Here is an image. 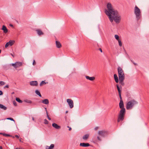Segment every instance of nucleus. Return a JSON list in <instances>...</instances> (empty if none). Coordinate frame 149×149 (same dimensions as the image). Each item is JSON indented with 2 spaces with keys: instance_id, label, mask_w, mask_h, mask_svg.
Wrapping results in <instances>:
<instances>
[{
  "instance_id": "obj_1",
  "label": "nucleus",
  "mask_w": 149,
  "mask_h": 149,
  "mask_svg": "<svg viewBox=\"0 0 149 149\" xmlns=\"http://www.w3.org/2000/svg\"><path fill=\"white\" fill-rule=\"evenodd\" d=\"M107 8L108 10H106L105 12L106 15L109 16L111 22H113L114 20L117 23H119L121 17L119 15L117 11L114 10L111 4L109 3L107 4Z\"/></svg>"
},
{
  "instance_id": "obj_2",
  "label": "nucleus",
  "mask_w": 149,
  "mask_h": 149,
  "mask_svg": "<svg viewBox=\"0 0 149 149\" xmlns=\"http://www.w3.org/2000/svg\"><path fill=\"white\" fill-rule=\"evenodd\" d=\"M134 13L136 15V18L137 20L140 19L141 17V15L140 9L136 6L134 9Z\"/></svg>"
},
{
  "instance_id": "obj_3",
  "label": "nucleus",
  "mask_w": 149,
  "mask_h": 149,
  "mask_svg": "<svg viewBox=\"0 0 149 149\" xmlns=\"http://www.w3.org/2000/svg\"><path fill=\"white\" fill-rule=\"evenodd\" d=\"M117 70L119 78H125L124 73L122 69L120 67L118 66V67Z\"/></svg>"
},
{
  "instance_id": "obj_4",
  "label": "nucleus",
  "mask_w": 149,
  "mask_h": 149,
  "mask_svg": "<svg viewBox=\"0 0 149 149\" xmlns=\"http://www.w3.org/2000/svg\"><path fill=\"white\" fill-rule=\"evenodd\" d=\"M98 134L100 136L104 137L106 135L108 134V133L107 131L102 130L98 131Z\"/></svg>"
},
{
  "instance_id": "obj_5",
  "label": "nucleus",
  "mask_w": 149,
  "mask_h": 149,
  "mask_svg": "<svg viewBox=\"0 0 149 149\" xmlns=\"http://www.w3.org/2000/svg\"><path fill=\"white\" fill-rule=\"evenodd\" d=\"M22 65V63L21 62H16L15 63L12 64V65L15 68H17L21 66Z\"/></svg>"
},
{
  "instance_id": "obj_6",
  "label": "nucleus",
  "mask_w": 149,
  "mask_h": 149,
  "mask_svg": "<svg viewBox=\"0 0 149 149\" xmlns=\"http://www.w3.org/2000/svg\"><path fill=\"white\" fill-rule=\"evenodd\" d=\"M67 101L70 108H72L74 106V103L73 101L71 99H67Z\"/></svg>"
},
{
  "instance_id": "obj_7",
  "label": "nucleus",
  "mask_w": 149,
  "mask_h": 149,
  "mask_svg": "<svg viewBox=\"0 0 149 149\" xmlns=\"http://www.w3.org/2000/svg\"><path fill=\"white\" fill-rule=\"evenodd\" d=\"M15 42V41L10 40L8 42L6 43L5 45V47L7 48L8 46H11L13 45Z\"/></svg>"
},
{
  "instance_id": "obj_8",
  "label": "nucleus",
  "mask_w": 149,
  "mask_h": 149,
  "mask_svg": "<svg viewBox=\"0 0 149 149\" xmlns=\"http://www.w3.org/2000/svg\"><path fill=\"white\" fill-rule=\"evenodd\" d=\"M138 104V102L134 100H131V109L132 107L136 106Z\"/></svg>"
},
{
  "instance_id": "obj_9",
  "label": "nucleus",
  "mask_w": 149,
  "mask_h": 149,
  "mask_svg": "<svg viewBox=\"0 0 149 149\" xmlns=\"http://www.w3.org/2000/svg\"><path fill=\"white\" fill-rule=\"evenodd\" d=\"M124 117L125 116L118 114L117 119V122L119 123L120 121H123L124 119Z\"/></svg>"
},
{
  "instance_id": "obj_10",
  "label": "nucleus",
  "mask_w": 149,
  "mask_h": 149,
  "mask_svg": "<svg viewBox=\"0 0 149 149\" xmlns=\"http://www.w3.org/2000/svg\"><path fill=\"white\" fill-rule=\"evenodd\" d=\"M90 146V144L88 143H81L80 144V146L83 147H87Z\"/></svg>"
},
{
  "instance_id": "obj_11",
  "label": "nucleus",
  "mask_w": 149,
  "mask_h": 149,
  "mask_svg": "<svg viewBox=\"0 0 149 149\" xmlns=\"http://www.w3.org/2000/svg\"><path fill=\"white\" fill-rule=\"evenodd\" d=\"M125 109H121L119 114L125 116Z\"/></svg>"
},
{
  "instance_id": "obj_12",
  "label": "nucleus",
  "mask_w": 149,
  "mask_h": 149,
  "mask_svg": "<svg viewBox=\"0 0 149 149\" xmlns=\"http://www.w3.org/2000/svg\"><path fill=\"white\" fill-rule=\"evenodd\" d=\"M52 126L57 129H59L61 128V126L58 125L54 123L52 124Z\"/></svg>"
},
{
  "instance_id": "obj_13",
  "label": "nucleus",
  "mask_w": 149,
  "mask_h": 149,
  "mask_svg": "<svg viewBox=\"0 0 149 149\" xmlns=\"http://www.w3.org/2000/svg\"><path fill=\"white\" fill-rule=\"evenodd\" d=\"M89 136V134H85L82 137V139L83 140L85 141L87 140L88 139Z\"/></svg>"
},
{
  "instance_id": "obj_14",
  "label": "nucleus",
  "mask_w": 149,
  "mask_h": 149,
  "mask_svg": "<svg viewBox=\"0 0 149 149\" xmlns=\"http://www.w3.org/2000/svg\"><path fill=\"white\" fill-rule=\"evenodd\" d=\"M30 84L31 86H37L38 85V83L37 81H33L30 82Z\"/></svg>"
},
{
  "instance_id": "obj_15",
  "label": "nucleus",
  "mask_w": 149,
  "mask_h": 149,
  "mask_svg": "<svg viewBox=\"0 0 149 149\" xmlns=\"http://www.w3.org/2000/svg\"><path fill=\"white\" fill-rule=\"evenodd\" d=\"M119 106L120 108L121 109H125L124 108V105L123 101H120L119 104Z\"/></svg>"
},
{
  "instance_id": "obj_16",
  "label": "nucleus",
  "mask_w": 149,
  "mask_h": 149,
  "mask_svg": "<svg viewBox=\"0 0 149 149\" xmlns=\"http://www.w3.org/2000/svg\"><path fill=\"white\" fill-rule=\"evenodd\" d=\"M36 31L39 36L43 35L44 34L42 31L40 29H36Z\"/></svg>"
},
{
  "instance_id": "obj_17",
  "label": "nucleus",
  "mask_w": 149,
  "mask_h": 149,
  "mask_svg": "<svg viewBox=\"0 0 149 149\" xmlns=\"http://www.w3.org/2000/svg\"><path fill=\"white\" fill-rule=\"evenodd\" d=\"M2 30L3 31V32L5 33H6L8 31V29L5 25H3L2 26Z\"/></svg>"
},
{
  "instance_id": "obj_18",
  "label": "nucleus",
  "mask_w": 149,
  "mask_h": 149,
  "mask_svg": "<svg viewBox=\"0 0 149 149\" xmlns=\"http://www.w3.org/2000/svg\"><path fill=\"white\" fill-rule=\"evenodd\" d=\"M119 83L122 86H123L124 85V83L123 82L125 78H119Z\"/></svg>"
},
{
  "instance_id": "obj_19",
  "label": "nucleus",
  "mask_w": 149,
  "mask_h": 149,
  "mask_svg": "<svg viewBox=\"0 0 149 149\" xmlns=\"http://www.w3.org/2000/svg\"><path fill=\"white\" fill-rule=\"evenodd\" d=\"M56 46L57 48H60L61 47V45L59 42L56 41Z\"/></svg>"
},
{
  "instance_id": "obj_20",
  "label": "nucleus",
  "mask_w": 149,
  "mask_h": 149,
  "mask_svg": "<svg viewBox=\"0 0 149 149\" xmlns=\"http://www.w3.org/2000/svg\"><path fill=\"white\" fill-rule=\"evenodd\" d=\"M54 144H51L50 146H47L46 147V149H53L54 147Z\"/></svg>"
},
{
  "instance_id": "obj_21",
  "label": "nucleus",
  "mask_w": 149,
  "mask_h": 149,
  "mask_svg": "<svg viewBox=\"0 0 149 149\" xmlns=\"http://www.w3.org/2000/svg\"><path fill=\"white\" fill-rule=\"evenodd\" d=\"M86 79L92 81L94 80L95 79V77H89L88 76H86Z\"/></svg>"
},
{
  "instance_id": "obj_22",
  "label": "nucleus",
  "mask_w": 149,
  "mask_h": 149,
  "mask_svg": "<svg viewBox=\"0 0 149 149\" xmlns=\"http://www.w3.org/2000/svg\"><path fill=\"white\" fill-rule=\"evenodd\" d=\"M114 80L117 83H118L119 82V80L118 79V77L117 75L116 74H115L114 75Z\"/></svg>"
},
{
  "instance_id": "obj_23",
  "label": "nucleus",
  "mask_w": 149,
  "mask_h": 149,
  "mask_svg": "<svg viewBox=\"0 0 149 149\" xmlns=\"http://www.w3.org/2000/svg\"><path fill=\"white\" fill-rule=\"evenodd\" d=\"M42 102L45 104H49V101L47 99H45L42 100Z\"/></svg>"
},
{
  "instance_id": "obj_24",
  "label": "nucleus",
  "mask_w": 149,
  "mask_h": 149,
  "mask_svg": "<svg viewBox=\"0 0 149 149\" xmlns=\"http://www.w3.org/2000/svg\"><path fill=\"white\" fill-rule=\"evenodd\" d=\"M126 108L127 109H129L130 108V101H129L126 104Z\"/></svg>"
},
{
  "instance_id": "obj_25",
  "label": "nucleus",
  "mask_w": 149,
  "mask_h": 149,
  "mask_svg": "<svg viewBox=\"0 0 149 149\" xmlns=\"http://www.w3.org/2000/svg\"><path fill=\"white\" fill-rule=\"evenodd\" d=\"M116 86H117V88L118 91L119 93V94H121V90L120 89V88L118 86V84H117Z\"/></svg>"
},
{
  "instance_id": "obj_26",
  "label": "nucleus",
  "mask_w": 149,
  "mask_h": 149,
  "mask_svg": "<svg viewBox=\"0 0 149 149\" xmlns=\"http://www.w3.org/2000/svg\"><path fill=\"white\" fill-rule=\"evenodd\" d=\"M0 108L3 109L4 110H6L7 108L6 107L4 106L3 105L0 104Z\"/></svg>"
},
{
  "instance_id": "obj_27",
  "label": "nucleus",
  "mask_w": 149,
  "mask_h": 149,
  "mask_svg": "<svg viewBox=\"0 0 149 149\" xmlns=\"http://www.w3.org/2000/svg\"><path fill=\"white\" fill-rule=\"evenodd\" d=\"M35 92L36 93V94L38 95L40 97H41L42 96L41 95L40 93L38 91V90H36L35 91Z\"/></svg>"
},
{
  "instance_id": "obj_28",
  "label": "nucleus",
  "mask_w": 149,
  "mask_h": 149,
  "mask_svg": "<svg viewBox=\"0 0 149 149\" xmlns=\"http://www.w3.org/2000/svg\"><path fill=\"white\" fill-rule=\"evenodd\" d=\"M16 100L19 103H22V101L19 98L17 97L16 98Z\"/></svg>"
},
{
  "instance_id": "obj_29",
  "label": "nucleus",
  "mask_w": 149,
  "mask_h": 149,
  "mask_svg": "<svg viewBox=\"0 0 149 149\" xmlns=\"http://www.w3.org/2000/svg\"><path fill=\"white\" fill-rule=\"evenodd\" d=\"M46 83L44 81H42L40 83V86H42L43 84H45Z\"/></svg>"
},
{
  "instance_id": "obj_30",
  "label": "nucleus",
  "mask_w": 149,
  "mask_h": 149,
  "mask_svg": "<svg viewBox=\"0 0 149 149\" xmlns=\"http://www.w3.org/2000/svg\"><path fill=\"white\" fill-rule=\"evenodd\" d=\"M115 38L118 40H120V39L119 38V37L117 35H115Z\"/></svg>"
},
{
  "instance_id": "obj_31",
  "label": "nucleus",
  "mask_w": 149,
  "mask_h": 149,
  "mask_svg": "<svg viewBox=\"0 0 149 149\" xmlns=\"http://www.w3.org/2000/svg\"><path fill=\"white\" fill-rule=\"evenodd\" d=\"M118 42L119 45L121 47L122 45V44L121 40L120 39L119 40H118Z\"/></svg>"
},
{
  "instance_id": "obj_32",
  "label": "nucleus",
  "mask_w": 149,
  "mask_h": 149,
  "mask_svg": "<svg viewBox=\"0 0 149 149\" xmlns=\"http://www.w3.org/2000/svg\"><path fill=\"white\" fill-rule=\"evenodd\" d=\"M5 84V83L3 81H0V86H3Z\"/></svg>"
},
{
  "instance_id": "obj_33",
  "label": "nucleus",
  "mask_w": 149,
  "mask_h": 149,
  "mask_svg": "<svg viewBox=\"0 0 149 149\" xmlns=\"http://www.w3.org/2000/svg\"><path fill=\"white\" fill-rule=\"evenodd\" d=\"M3 135L4 136H12L10 134H3Z\"/></svg>"
},
{
  "instance_id": "obj_34",
  "label": "nucleus",
  "mask_w": 149,
  "mask_h": 149,
  "mask_svg": "<svg viewBox=\"0 0 149 149\" xmlns=\"http://www.w3.org/2000/svg\"><path fill=\"white\" fill-rule=\"evenodd\" d=\"M44 123L45 124H48V121L46 119H45L44 120Z\"/></svg>"
},
{
  "instance_id": "obj_35",
  "label": "nucleus",
  "mask_w": 149,
  "mask_h": 149,
  "mask_svg": "<svg viewBox=\"0 0 149 149\" xmlns=\"http://www.w3.org/2000/svg\"><path fill=\"white\" fill-rule=\"evenodd\" d=\"M25 102L27 103H32V102L30 100H25Z\"/></svg>"
},
{
  "instance_id": "obj_36",
  "label": "nucleus",
  "mask_w": 149,
  "mask_h": 149,
  "mask_svg": "<svg viewBox=\"0 0 149 149\" xmlns=\"http://www.w3.org/2000/svg\"><path fill=\"white\" fill-rule=\"evenodd\" d=\"M7 119H8V120H12V121H14V119L13 118H7Z\"/></svg>"
},
{
  "instance_id": "obj_37",
  "label": "nucleus",
  "mask_w": 149,
  "mask_h": 149,
  "mask_svg": "<svg viewBox=\"0 0 149 149\" xmlns=\"http://www.w3.org/2000/svg\"><path fill=\"white\" fill-rule=\"evenodd\" d=\"M119 97H120V101H121H121H123L122 100V97L121 96V94H119Z\"/></svg>"
},
{
  "instance_id": "obj_38",
  "label": "nucleus",
  "mask_w": 149,
  "mask_h": 149,
  "mask_svg": "<svg viewBox=\"0 0 149 149\" xmlns=\"http://www.w3.org/2000/svg\"><path fill=\"white\" fill-rule=\"evenodd\" d=\"M47 116L48 118V119L49 120H51V118L50 117H49V116L48 115V113H47Z\"/></svg>"
},
{
  "instance_id": "obj_39",
  "label": "nucleus",
  "mask_w": 149,
  "mask_h": 149,
  "mask_svg": "<svg viewBox=\"0 0 149 149\" xmlns=\"http://www.w3.org/2000/svg\"><path fill=\"white\" fill-rule=\"evenodd\" d=\"M13 104L15 106H16L17 105L16 102L15 101H14L13 102Z\"/></svg>"
},
{
  "instance_id": "obj_40",
  "label": "nucleus",
  "mask_w": 149,
  "mask_h": 149,
  "mask_svg": "<svg viewBox=\"0 0 149 149\" xmlns=\"http://www.w3.org/2000/svg\"><path fill=\"white\" fill-rule=\"evenodd\" d=\"M36 64V63L35 62V61L34 60H33V65H35Z\"/></svg>"
},
{
  "instance_id": "obj_41",
  "label": "nucleus",
  "mask_w": 149,
  "mask_h": 149,
  "mask_svg": "<svg viewBox=\"0 0 149 149\" xmlns=\"http://www.w3.org/2000/svg\"><path fill=\"white\" fill-rule=\"evenodd\" d=\"M97 139L98 140V141H101V139H100V137L99 136H98L97 137Z\"/></svg>"
},
{
  "instance_id": "obj_42",
  "label": "nucleus",
  "mask_w": 149,
  "mask_h": 149,
  "mask_svg": "<svg viewBox=\"0 0 149 149\" xmlns=\"http://www.w3.org/2000/svg\"><path fill=\"white\" fill-rule=\"evenodd\" d=\"M15 137L17 139H19V136L17 135H15Z\"/></svg>"
},
{
  "instance_id": "obj_43",
  "label": "nucleus",
  "mask_w": 149,
  "mask_h": 149,
  "mask_svg": "<svg viewBox=\"0 0 149 149\" xmlns=\"http://www.w3.org/2000/svg\"><path fill=\"white\" fill-rule=\"evenodd\" d=\"M9 88V86H8V85H6L5 86V87H4V88Z\"/></svg>"
},
{
  "instance_id": "obj_44",
  "label": "nucleus",
  "mask_w": 149,
  "mask_h": 149,
  "mask_svg": "<svg viewBox=\"0 0 149 149\" xmlns=\"http://www.w3.org/2000/svg\"><path fill=\"white\" fill-rule=\"evenodd\" d=\"M3 92L2 91H0V95H3Z\"/></svg>"
},
{
  "instance_id": "obj_45",
  "label": "nucleus",
  "mask_w": 149,
  "mask_h": 149,
  "mask_svg": "<svg viewBox=\"0 0 149 149\" xmlns=\"http://www.w3.org/2000/svg\"><path fill=\"white\" fill-rule=\"evenodd\" d=\"M99 128V127H96L95 128V130H98V129Z\"/></svg>"
},
{
  "instance_id": "obj_46",
  "label": "nucleus",
  "mask_w": 149,
  "mask_h": 149,
  "mask_svg": "<svg viewBox=\"0 0 149 149\" xmlns=\"http://www.w3.org/2000/svg\"><path fill=\"white\" fill-rule=\"evenodd\" d=\"M21 138H20V139H19V141H20V142H21L22 143H23V142L21 141Z\"/></svg>"
},
{
  "instance_id": "obj_47",
  "label": "nucleus",
  "mask_w": 149,
  "mask_h": 149,
  "mask_svg": "<svg viewBox=\"0 0 149 149\" xmlns=\"http://www.w3.org/2000/svg\"><path fill=\"white\" fill-rule=\"evenodd\" d=\"M99 50L101 52H102V50L101 48H99Z\"/></svg>"
},
{
  "instance_id": "obj_48",
  "label": "nucleus",
  "mask_w": 149,
  "mask_h": 149,
  "mask_svg": "<svg viewBox=\"0 0 149 149\" xmlns=\"http://www.w3.org/2000/svg\"><path fill=\"white\" fill-rule=\"evenodd\" d=\"M69 131H70V130H71L72 129H71V128L70 127H69Z\"/></svg>"
},
{
  "instance_id": "obj_49",
  "label": "nucleus",
  "mask_w": 149,
  "mask_h": 149,
  "mask_svg": "<svg viewBox=\"0 0 149 149\" xmlns=\"http://www.w3.org/2000/svg\"><path fill=\"white\" fill-rule=\"evenodd\" d=\"M15 149H22V148H16Z\"/></svg>"
},
{
  "instance_id": "obj_50",
  "label": "nucleus",
  "mask_w": 149,
  "mask_h": 149,
  "mask_svg": "<svg viewBox=\"0 0 149 149\" xmlns=\"http://www.w3.org/2000/svg\"><path fill=\"white\" fill-rule=\"evenodd\" d=\"M10 26H13V25L12 24H10Z\"/></svg>"
},
{
  "instance_id": "obj_51",
  "label": "nucleus",
  "mask_w": 149,
  "mask_h": 149,
  "mask_svg": "<svg viewBox=\"0 0 149 149\" xmlns=\"http://www.w3.org/2000/svg\"><path fill=\"white\" fill-rule=\"evenodd\" d=\"M32 120H33V121H34V120H34V118L33 117H32Z\"/></svg>"
},
{
  "instance_id": "obj_52",
  "label": "nucleus",
  "mask_w": 149,
  "mask_h": 149,
  "mask_svg": "<svg viewBox=\"0 0 149 149\" xmlns=\"http://www.w3.org/2000/svg\"><path fill=\"white\" fill-rule=\"evenodd\" d=\"M0 149H3L2 147L1 146H0Z\"/></svg>"
},
{
  "instance_id": "obj_53",
  "label": "nucleus",
  "mask_w": 149,
  "mask_h": 149,
  "mask_svg": "<svg viewBox=\"0 0 149 149\" xmlns=\"http://www.w3.org/2000/svg\"><path fill=\"white\" fill-rule=\"evenodd\" d=\"M11 54L12 55V56H13V57H14V56L12 54Z\"/></svg>"
},
{
  "instance_id": "obj_54",
  "label": "nucleus",
  "mask_w": 149,
  "mask_h": 149,
  "mask_svg": "<svg viewBox=\"0 0 149 149\" xmlns=\"http://www.w3.org/2000/svg\"><path fill=\"white\" fill-rule=\"evenodd\" d=\"M13 138H15V136H11Z\"/></svg>"
},
{
  "instance_id": "obj_55",
  "label": "nucleus",
  "mask_w": 149,
  "mask_h": 149,
  "mask_svg": "<svg viewBox=\"0 0 149 149\" xmlns=\"http://www.w3.org/2000/svg\"><path fill=\"white\" fill-rule=\"evenodd\" d=\"M1 49H0V54L1 53Z\"/></svg>"
},
{
  "instance_id": "obj_56",
  "label": "nucleus",
  "mask_w": 149,
  "mask_h": 149,
  "mask_svg": "<svg viewBox=\"0 0 149 149\" xmlns=\"http://www.w3.org/2000/svg\"><path fill=\"white\" fill-rule=\"evenodd\" d=\"M68 111H66V113H68Z\"/></svg>"
},
{
  "instance_id": "obj_57",
  "label": "nucleus",
  "mask_w": 149,
  "mask_h": 149,
  "mask_svg": "<svg viewBox=\"0 0 149 149\" xmlns=\"http://www.w3.org/2000/svg\"><path fill=\"white\" fill-rule=\"evenodd\" d=\"M67 127H68V128H69V127H69V126H68Z\"/></svg>"
},
{
  "instance_id": "obj_58",
  "label": "nucleus",
  "mask_w": 149,
  "mask_h": 149,
  "mask_svg": "<svg viewBox=\"0 0 149 149\" xmlns=\"http://www.w3.org/2000/svg\"><path fill=\"white\" fill-rule=\"evenodd\" d=\"M45 109L47 111V108H45Z\"/></svg>"
},
{
  "instance_id": "obj_59",
  "label": "nucleus",
  "mask_w": 149,
  "mask_h": 149,
  "mask_svg": "<svg viewBox=\"0 0 149 149\" xmlns=\"http://www.w3.org/2000/svg\"><path fill=\"white\" fill-rule=\"evenodd\" d=\"M134 63V65H136V63Z\"/></svg>"
}]
</instances>
